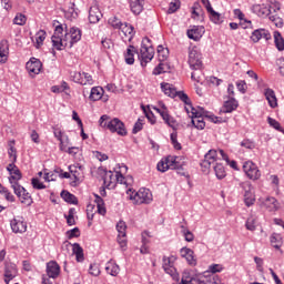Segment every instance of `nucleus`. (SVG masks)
<instances>
[{"instance_id":"1","label":"nucleus","mask_w":284,"mask_h":284,"mask_svg":"<svg viewBox=\"0 0 284 284\" xmlns=\"http://www.w3.org/2000/svg\"><path fill=\"white\" fill-rule=\"evenodd\" d=\"M51 41L54 50L72 48L74 43L81 41V30L74 27L68 29L65 24H57Z\"/></svg>"},{"instance_id":"2","label":"nucleus","mask_w":284,"mask_h":284,"mask_svg":"<svg viewBox=\"0 0 284 284\" xmlns=\"http://www.w3.org/2000/svg\"><path fill=\"white\" fill-rule=\"evenodd\" d=\"M99 125L104 128V130L115 132V134H119V136H125V134H128L125 124L119 120V118L110 119L108 115H102L99 120Z\"/></svg>"},{"instance_id":"3","label":"nucleus","mask_w":284,"mask_h":284,"mask_svg":"<svg viewBox=\"0 0 284 284\" xmlns=\"http://www.w3.org/2000/svg\"><path fill=\"white\" fill-rule=\"evenodd\" d=\"M187 116H190L192 124L196 130H205V110L201 108H194L192 103L184 105Z\"/></svg>"},{"instance_id":"4","label":"nucleus","mask_w":284,"mask_h":284,"mask_svg":"<svg viewBox=\"0 0 284 284\" xmlns=\"http://www.w3.org/2000/svg\"><path fill=\"white\" fill-rule=\"evenodd\" d=\"M221 156L224 161H230V158H227V153L221 149H211L205 155L204 160L202 161L201 165L203 168L204 172H209L210 168L212 165L219 163L221 161Z\"/></svg>"},{"instance_id":"5","label":"nucleus","mask_w":284,"mask_h":284,"mask_svg":"<svg viewBox=\"0 0 284 284\" xmlns=\"http://www.w3.org/2000/svg\"><path fill=\"white\" fill-rule=\"evenodd\" d=\"M128 199L134 204V205H143V203H150L152 202V192L148 189H140L139 191H134L132 189L125 190Z\"/></svg>"},{"instance_id":"6","label":"nucleus","mask_w":284,"mask_h":284,"mask_svg":"<svg viewBox=\"0 0 284 284\" xmlns=\"http://www.w3.org/2000/svg\"><path fill=\"white\" fill-rule=\"evenodd\" d=\"M102 180H103L104 187L112 189L118 183L120 190H123V189L128 190V186H125V184H123L125 181V178H123V174H121V173L114 174V172H112V171H104V173L102 175Z\"/></svg>"},{"instance_id":"7","label":"nucleus","mask_w":284,"mask_h":284,"mask_svg":"<svg viewBox=\"0 0 284 284\" xmlns=\"http://www.w3.org/2000/svg\"><path fill=\"white\" fill-rule=\"evenodd\" d=\"M93 196H94V203L97 204V206L94 204H89L87 206V216L89 221L94 220V214H100V216H105L108 212V210L105 209V202H103V199H101V196H99L98 194H93Z\"/></svg>"},{"instance_id":"8","label":"nucleus","mask_w":284,"mask_h":284,"mask_svg":"<svg viewBox=\"0 0 284 284\" xmlns=\"http://www.w3.org/2000/svg\"><path fill=\"white\" fill-rule=\"evenodd\" d=\"M153 110H155V112H159L163 121H165V123L169 124L170 128H173V130H176V128H179V123H176V120L170 116V113L168 112V106H165V103L159 102L158 106H153Z\"/></svg>"},{"instance_id":"9","label":"nucleus","mask_w":284,"mask_h":284,"mask_svg":"<svg viewBox=\"0 0 284 284\" xmlns=\"http://www.w3.org/2000/svg\"><path fill=\"white\" fill-rule=\"evenodd\" d=\"M243 170L247 179H250L251 181H258V179H261V171L258 170V166L254 162H245L243 165Z\"/></svg>"},{"instance_id":"10","label":"nucleus","mask_w":284,"mask_h":284,"mask_svg":"<svg viewBox=\"0 0 284 284\" xmlns=\"http://www.w3.org/2000/svg\"><path fill=\"white\" fill-rule=\"evenodd\" d=\"M174 263H176V256L170 255L163 257V264L162 267L164 272H166L170 276L173 278L179 277V273L176 272V268L174 267Z\"/></svg>"},{"instance_id":"11","label":"nucleus","mask_w":284,"mask_h":284,"mask_svg":"<svg viewBox=\"0 0 284 284\" xmlns=\"http://www.w3.org/2000/svg\"><path fill=\"white\" fill-rule=\"evenodd\" d=\"M189 65L193 70H201L203 62L201 61V53L196 47H193L189 51Z\"/></svg>"},{"instance_id":"12","label":"nucleus","mask_w":284,"mask_h":284,"mask_svg":"<svg viewBox=\"0 0 284 284\" xmlns=\"http://www.w3.org/2000/svg\"><path fill=\"white\" fill-rule=\"evenodd\" d=\"M12 189L21 203H23L24 205L32 204V196H30V193L26 191V187L21 186L20 184H14Z\"/></svg>"},{"instance_id":"13","label":"nucleus","mask_w":284,"mask_h":284,"mask_svg":"<svg viewBox=\"0 0 284 284\" xmlns=\"http://www.w3.org/2000/svg\"><path fill=\"white\" fill-rule=\"evenodd\" d=\"M7 170L10 174L9 182L11 183L12 187H14V185H19V182L22 179V174H21V171L19 170V168L17 166V164H14V162H12L11 164H9L7 166Z\"/></svg>"},{"instance_id":"14","label":"nucleus","mask_w":284,"mask_h":284,"mask_svg":"<svg viewBox=\"0 0 284 284\" xmlns=\"http://www.w3.org/2000/svg\"><path fill=\"white\" fill-rule=\"evenodd\" d=\"M27 72L31 75V77H37V74L41 73V70H43V64L41 63V60L37 59V58H31L27 64Z\"/></svg>"},{"instance_id":"15","label":"nucleus","mask_w":284,"mask_h":284,"mask_svg":"<svg viewBox=\"0 0 284 284\" xmlns=\"http://www.w3.org/2000/svg\"><path fill=\"white\" fill-rule=\"evenodd\" d=\"M139 59L141 65H146L148 63H150V60L154 59V48L142 45L140 49Z\"/></svg>"},{"instance_id":"16","label":"nucleus","mask_w":284,"mask_h":284,"mask_svg":"<svg viewBox=\"0 0 284 284\" xmlns=\"http://www.w3.org/2000/svg\"><path fill=\"white\" fill-rule=\"evenodd\" d=\"M258 201L261 205H263V207H266V210H268V212H277V210H281V203H278V200H276L275 197L267 196L264 199H260Z\"/></svg>"},{"instance_id":"17","label":"nucleus","mask_w":284,"mask_h":284,"mask_svg":"<svg viewBox=\"0 0 284 284\" xmlns=\"http://www.w3.org/2000/svg\"><path fill=\"white\" fill-rule=\"evenodd\" d=\"M11 230L14 234H23L28 230V224L23 220V217H16L11 220Z\"/></svg>"},{"instance_id":"18","label":"nucleus","mask_w":284,"mask_h":284,"mask_svg":"<svg viewBox=\"0 0 284 284\" xmlns=\"http://www.w3.org/2000/svg\"><path fill=\"white\" fill-rule=\"evenodd\" d=\"M72 79L74 83H79L80 85H88V83H92V75L81 71H75L72 74Z\"/></svg>"},{"instance_id":"19","label":"nucleus","mask_w":284,"mask_h":284,"mask_svg":"<svg viewBox=\"0 0 284 284\" xmlns=\"http://www.w3.org/2000/svg\"><path fill=\"white\" fill-rule=\"evenodd\" d=\"M119 34L122 39H124V41H132V37H134V27L123 23L120 27Z\"/></svg>"},{"instance_id":"20","label":"nucleus","mask_w":284,"mask_h":284,"mask_svg":"<svg viewBox=\"0 0 284 284\" xmlns=\"http://www.w3.org/2000/svg\"><path fill=\"white\" fill-rule=\"evenodd\" d=\"M104 90L101 87H94L91 89V93H90V99L91 101H103L104 103H106V101L109 100L108 95H103L104 94Z\"/></svg>"},{"instance_id":"21","label":"nucleus","mask_w":284,"mask_h":284,"mask_svg":"<svg viewBox=\"0 0 284 284\" xmlns=\"http://www.w3.org/2000/svg\"><path fill=\"white\" fill-rule=\"evenodd\" d=\"M186 34L189 39H192L193 41H200L203 38V34H205V28L201 26H195L192 29L187 30Z\"/></svg>"},{"instance_id":"22","label":"nucleus","mask_w":284,"mask_h":284,"mask_svg":"<svg viewBox=\"0 0 284 284\" xmlns=\"http://www.w3.org/2000/svg\"><path fill=\"white\" fill-rule=\"evenodd\" d=\"M47 274L49 278H57L61 274V267L54 261H51L47 264Z\"/></svg>"},{"instance_id":"23","label":"nucleus","mask_w":284,"mask_h":284,"mask_svg":"<svg viewBox=\"0 0 284 284\" xmlns=\"http://www.w3.org/2000/svg\"><path fill=\"white\" fill-rule=\"evenodd\" d=\"M8 57H10V44L8 40L0 42V63H7Z\"/></svg>"},{"instance_id":"24","label":"nucleus","mask_w":284,"mask_h":284,"mask_svg":"<svg viewBox=\"0 0 284 284\" xmlns=\"http://www.w3.org/2000/svg\"><path fill=\"white\" fill-rule=\"evenodd\" d=\"M237 108H239V101H236V99L234 98H231L224 102L221 112H223L224 114H230L234 112V110H237Z\"/></svg>"},{"instance_id":"25","label":"nucleus","mask_w":284,"mask_h":284,"mask_svg":"<svg viewBox=\"0 0 284 284\" xmlns=\"http://www.w3.org/2000/svg\"><path fill=\"white\" fill-rule=\"evenodd\" d=\"M181 256L187 261L189 265H196V256L194 255V251L192 248H181Z\"/></svg>"},{"instance_id":"26","label":"nucleus","mask_w":284,"mask_h":284,"mask_svg":"<svg viewBox=\"0 0 284 284\" xmlns=\"http://www.w3.org/2000/svg\"><path fill=\"white\" fill-rule=\"evenodd\" d=\"M69 172L71 174L70 184L72 185V187H77V185H80L81 183V172H79V170H77V166L74 165L69 166Z\"/></svg>"},{"instance_id":"27","label":"nucleus","mask_w":284,"mask_h":284,"mask_svg":"<svg viewBox=\"0 0 284 284\" xmlns=\"http://www.w3.org/2000/svg\"><path fill=\"white\" fill-rule=\"evenodd\" d=\"M166 158L169 161L170 170H181V168H183V165H185V162H183V159H181L176 155H169Z\"/></svg>"},{"instance_id":"28","label":"nucleus","mask_w":284,"mask_h":284,"mask_svg":"<svg viewBox=\"0 0 284 284\" xmlns=\"http://www.w3.org/2000/svg\"><path fill=\"white\" fill-rule=\"evenodd\" d=\"M103 17V13H101V9H99L98 6L91 7L89 11V21L90 23H99Z\"/></svg>"},{"instance_id":"29","label":"nucleus","mask_w":284,"mask_h":284,"mask_svg":"<svg viewBox=\"0 0 284 284\" xmlns=\"http://www.w3.org/2000/svg\"><path fill=\"white\" fill-rule=\"evenodd\" d=\"M264 95L268 102L270 108H278V99H276V93L272 89H265Z\"/></svg>"},{"instance_id":"30","label":"nucleus","mask_w":284,"mask_h":284,"mask_svg":"<svg viewBox=\"0 0 284 284\" xmlns=\"http://www.w3.org/2000/svg\"><path fill=\"white\" fill-rule=\"evenodd\" d=\"M17 276V265L14 264H7L4 271V281L7 284H10L12 278Z\"/></svg>"},{"instance_id":"31","label":"nucleus","mask_w":284,"mask_h":284,"mask_svg":"<svg viewBox=\"0 0 284 284\" xmlns=\"http://www.w3.org/2000/svg\"><path fill=\"white\" fill-rule=\"evenodd\" d=\"M54 136L60 141V150L65 152L70 145V140L67 138V140L63 141V131H61V129H54Z\"/></svg>"},{"instance_id":"32","label":"nucleus","mask_w":284,"mask_h":284,"mask_svg":"<svg viewBox=\"0 0 284 284\" xmlns=\"http://www.w3.org/2000/svg\"><path fill=\"white\" fill-rule=\"evenodd\" d=\"M252 10L255 14L258 17H270V9H268V3H263V4H254L252 7Z\"/></svg>"},{"instance_id":"33","label":"nucleus","mask_w":284,"mask_h":284,"mask_svg":"<svg viewBox=\"0 0 284 284\" xmlns=\"http://www.w3.org/2000/svg\"><path fill=\"white\" fill-rule=\"evenodd\" d=\"M72 252L78 263H83L85 256L83 255V248L78 243L72 244Z\"/></svg>"},{"instance_id":"34","label":"nucleus","mask_w":284,"mask_h":284,"mask_svg":"<svg viewBox=\"0 0 284 284\" xmlns=\"http://www.w3.org/2000/svg\"><path fill=\"white\" fill-rule=\"evenodd\" d=\"M136 55V49L134 47H129L124 53L125 63L128 65L134 64V57Z\"/></svg>"},{"instance_id":"35","label":"nucleus","mask_w":284,"mask_h":284,"mask_svg":"<svg viewBox=\"0 0 284 284\" xmlns=\"http://www.w3.org/2000/svg\"><path fill=\"white\" fill-rule=\"evenodd\" d=\"M131 11L133 14L143 12V0H130Z\"/></svg>"},{"instance_id":"36","label":"nucleus","mask_w":284,"mask_h":284,"mask_svg":"<svg viewBox=\"0 0 284 284\" xmlns=\"http://www.w3.org/2000/svg\"><path fill=\"white\" fill-rule=\"evenodd\" d=\"M170 70H172L170 62H160V64L153 70V74H163L165 72H170Z\"/></svg>"},{"instance_id":"37","label":"nucleus","mask_w":284,"mask_h":284,"mask_svg":"<svg viewBox=\"0 0 284 284\" xmlns=\"http://www.w3.org/2000/svg\"><path fill=\"white\" fill-rule=\"evenodd\" d=\"M161 89L166 97H176V89L172 84L163 82L161 83Z\"/></svg>"},{"instance_id":"38","label":"nucleus","mask_w":284,"mask_h":284,"mask_svg":"<svg viewBox=\"0 0 284 284\" xmlns=\"http://www.w3.org/2000/svg\"><path fill=\"white\" fill-rule=\"evenodd\" d=\"M105 270H106L108 274H110L111 276H116L120 272V268H119L116 262H114V261H109L106 263Z\"/></svg>"},{"instance_id":"39","label":"nucleus","mask_w":284,"mask_h":284,"mask_svg":"<svg viewBox=\"0 0 284 284\" xmlns=\"http://www.w3.org/2000/svg\"><path fill=\"white\" fill-rule=\"evenodd\" d=\"M244 203L247 207H251V205H254V203H256V195H254V191L248 190L245 192Z\"/></svg>"},{"instance_id":"40","label":"nucleus","mask_w":284,"mask_h":284,"mask_svg":"<svg viewBox=\"0 0 284 284\" xmlns=\"http://www.w3.org/2000/svg\"><path fill=\"white\" fill-rule=\"evenodd\" d=\"M168 57H170V51L168 50V48H165L163 45H159L158 47V59H159V61L160 62H166Z\"/></svg>"},{"instance_id":"41","label":"nucleus","mask_w":284,"mask_h":284,"mask_svg":"<svg viewBox=\"0 0 284 284\" xmlns=\"http://www.w3.org/2000/svg\"><path fill=\"white\" fill-rule=\"evenodd\" d=\"M268 10H270L268 17H274L276 14V12H280V10H281V2H278L276 0H271L268 2Z\"/></svg>"},{"instance_id":"42","label":"nucleus","mask_w":284,"mask_h":284,"mask_svg":"<svg viewBox=\"0 0 284 284\" xmlns=\"http://www.w3.org/2000/svg\"><path fill=\"white\" fill-rule=\"evenodd\" d=\"M214 172L217 179H225L227 176V171H225V166L221 162L214 165Z\"/></svg>"},{"instance_id":"43","label":"nucleus","mask_w":284,"mask_h":284,"mask_svg":"<svg viewBox=\"0 0 284 284\" xmlns=\"http://www.w3.org/2000/svg\"><path fill=\"white\" fill-rule=\"evenodd\" d=\"M271 243L275 250H281V246L283 245V236H281L278 233H274L271 236Z\"/></svg>"},{"instance_id":"44","label":"nucleus","mask_w":284,"mask_h":284,"mask_svg":"<svg viewBox=\"0 0 284 284\" xmlns=\"http://www.w3.org/2000/svg\"><path fill=\"white\" fill-rule=\"evenodd\" d=\"M181 284H195V278L190 271H184L181 278Z\"/></svg>"},{"instance_id":"45","label":"nucleus","mask_w":284,"mask_h":284,"mask_svg":"<svg viewBox=\"0 0 284 284\" xmlns=\"http://www.w3.org/2000/svg\"><path fill=\"white\" fill-rule=\"evenodd\" d=\"M47 33L43 30H40L36 34V48H41L45 41Z\"/></svg>"},{"instance_id":"46","label":"nucleus","mask_w":284,"mask_h":284,"mask_svg":"<svg viewBox=\"0 0 284 284\" xmlns=\"http://www.w3.org/2000/svg\"><path fill=\"white\" fill-rule=\"evenodd\" d=\"M158 170L159 172H168V170H170V162L168 161V156L158 163Z\"/></svg>"},{"instance_id":"47","label":"nucleus","mask_w":284,"mask_h":284,"mask_svg":"<svg viewBox=\"0 0 284 284\" xmlns=\"http://www.w3.org/2000/svg\"><path fill=\"white\" fill-rule=\"evenodd\" d=\"M274 39L277 50H284V40L283 37H281V33L278 31L274 32Z\"/></svg>"},{"instance_id":"48","label":"nucleus","mask_w":284,"mask_h":284,"mask_svg":"<svg viewBox=\"0 0 284 284\" xmlns=\"http://www.w3.org/2000/svg\"><path fill=\"white\" fill-rule=\"evenodd\" d=\"M219 272H223V265L213 264L209 266V270L205 272V274H216Z\"/></svg>"},{"instance_id":"49","label":"nucleus","mask_w":284,"mask_h":284,"mask_svg":"<svg viewBox=\"0 0 284 284\" xmlns=\"http://www.w3.org/2000/svg\"><path fill=\"white\" fill-rule=\"evenodd\" d=\"M201 4H199V2L194 3L192 7V19H199L201 17Z\"/></svg>"},{"instance_id":"50","label":"nucleus","mask_w":284,"mask_h":284,"mask_svg":"<svg viewBox=\"0 0 284 284\" xmlns=\"http://www.w3.org/2000/svg\"><path fill=\"white\" fill-rule=\"evenodd\" d=\"M270 21L274 23L275 28H283V19L281 17L276 16H270Z\"/></svg>"},{"instance_id":"51","label":"nucleus","mask_w":284,"mask_h":284,"mask_svg":"<svg viewBox=\"0 0 284 284\" xmlns=\"http://www.w3.org/2000/svg\"><path fill=\"white\" fill-rule=\"evenodd\" d=\"M31 185L32 187H34V190H45V186L43 185L41 180H39V178H33L31 180Z\"/></svg>"},{"instance_id":"52","label":"nucleus","mask_w":284,"mask_h":284,"mask_svg":"<svg viewBox=\"0 0 284 284\" xmlns=\"http://www.w3.org/2000/svg\"><path fill=\"white\" fill-rule=\"evenodd\" d=\"M26 21H27V18L26 16L21 14V13H18L14 19H13V23L16 26H26Z\"/></svg>"},{"instance_id":"53","label":"nucleus","mask_w":284,"mask_h":284,"mask_svg":"<svg viewBox=\"0 0 284 284\" xmlns=\"http://www.w3.org/2000/svg\"><path fill=\"white\" fill-rule=\"evenodd\" d=\"M61 196L64 201H67V203H77V197L69 192H62Z\"/></svg>"},{"instance_id":"54","label":"nucleus","mask_w":284,"mask_h":284,"mask_svg":"<svg viewBox=\"0 0 284 284\" xmlns=\"http://www.w3.org/2000/svg\"><path fill=\"white\" fill-rule=\"evenodd\" d=\"M171 143H172L174 150H181L182 149L181 143H179L176 132L171 133Z\"/></svg>"},{"instance_id":"55","label":"nucleus","mask_w":284,"mask_h":284,"mask_svg":"<svg viewBox=\"0 0 284 284\" xmlns=\"http://www.w3.org/2000/svg\"><path fill=\"white\" fill-rule=\"evenodd\" d=\"M116 230L119 232V236H125V230H128V225H125V222L120 221L116 224Z\"/></svg>"},{"instance_id":"56","label":"nucleus","mask_w":284,"mask_h":284,"mask_svg":"<svg viewBox=\"0 0 284 284\" xmlns=\"http://www.w3.org/2000/svg\"><path fill=\"white\" fill-rule=\"evenodd\" d=\"M267 121L271 128H274V130H278V132H283V128L281 126V123L278 121L272 118H268Z\"/></svg>"},{"instance_id":"57","label":"nucleus","mask_w":284,"mask_h":284,"mask_svg":"<svg viewBox=\"0 0 284 284\" xmlns=\"http://www.w3.org/2000/svg\"><path fill=\"white\" fill-rule=\"evenodd\" d=\"M210 16H211V20L214 22V23H221V13L214 11V9H211L209 11Z\"/></svg>"},{"instance_id":"58","label":"nucleus","mask_w":284,"mask_h":284,"mask_svg":"<svg viewBox=\"0 0 284 284\" xmlns=\"http://www.w3.org/2000/svg\"><path fill=\"white\" fill-rule=\"evenodd\" d=\"M252 41L254 43H257V41H261L263 39V30H255L251 36Z\"/></svg>"},{"instance_id":"59","label":"nucleus","mask_w":284,"mask_h":284,"mask_svg":"<svg viewBox=\"0 0 284 284\" xmlns=\"http://www.w3.org/2000/svg\"><path fill=\"white\" fill-rule=\"evenodd\" d=\"M179 8H181V1H179V0H173V1L170 3L169 12H170V13L176 12V10H179Z\"/></svg>"},{"instance_id":"60","label":"nucleus","mask_w":284,"mask_h":284,"mask_svg":"<svg viewBox=\"0 0 284 284\" xmlns=\"http://www.w3.org/2000/svg\"><path fill=\"white\" fill-rule=\"evenodd\" d=\"M246 230L254 232L256 230V220L254 217H248L246 221Z\"/></svg>"},{"instance_id":"61","label":"nucleus","mask_w":284,"mask_h":284,"mask_svg":"<svg viewBox=\"0 0 284 284\" xmlns=\"http://www.w3.org/2000/svg\"><path fill=\"white\" fill-rule=\"evenodd\" d=\"M109 23L110 26H112V28H119V30H121V26H123V23H121V21L116 17L110 18Z\"/></svg>"},{"instance_id":"62","label":"nucleus","mask_w":284,"mask_h":284,"mask_svg":"<svg viewBox=\"0 0 284 284\" xmlns=\"http://www.w3.org/2000/svg\"><path fill=\"white\" fill-rule=\"evenodd\" d=\"M89 274H91V276H99V274H101V268H99V265L97 264H91Z\"/></svg>"},{"instance_id":"63","label":"nucleus","mask_w":284,"mask_h":284,"mask_svg":"<svg viewBox=\"0 0 284 284\" xmlns=\"http://www.w3.org/2000/svg\"><path fill=\"white\" fill-rule=\"evenodd\" d=\"M93 156L98 159V161H108V154L100 151H93Z\"/></svg>"},{"instance_id":"64","label":"nucleus","mask_w":284,"mask_h":284,"mask_svg":"<svg viewBox=\"0 0 284 284\" xmlns=\"http://www.w3.org/2000/svg\"><path fill=\"white\" fill-rule=\"evenodd\" d=\"M67 223L68 225H74V209H70L69 215L67 216Z\"/></svg>"}]
</instances>
